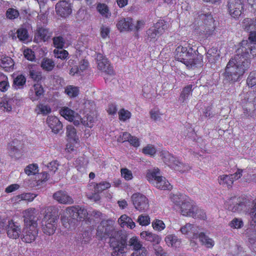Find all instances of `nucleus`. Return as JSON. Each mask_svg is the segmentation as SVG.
Wrapping results in <instances>:
<instances>
[{
	"label": "nucleus",
	"mask_w": 256,
	"mask_h": 256,
	"mask_svg": "<svg viewBox=\"0 0 256 256\" xmlns=\"http://www.w3.org/2000/svg\"><path fill=\"white\" fill-rule=\"evenodd\" d=\"M250 55L256 56V42L242 40L236 54L227 64L223 74L224 80L231 83L240 81L250 66Z\"/></svg>",
	"instance_id": "nucleus-1"
},
{
	"label": "nucleus",
	"mask_w": 256,
	"mask_h": 256,
	"mask_svg": "<svg viewBox=\"0 0 256 256\" xmlns=\"http://www.w3.org/2000/svg\"><path fill=\"white\" fill-rule=\"evenodd\" d=\"M115 222L112 218L102 220L98 224L96 237L98 240L110 238L109 245L113 251L111 256H122L126 246V236L122 230H116Z\"/></svg>",
	"instance_id": "nucleus-2"
},
{
	"label": "nucleus",
	"mask_w": 256,
	"mask_h": 256,
	"mask_svg": "<svg viewBox=\"0 0 256 256\" xmlns=\"http://www.w3.org/2000/svg\"><path fill=\"white\" fill-rule=\"evenodd\" d=\"M230 200H234L236 204H230L228 206V210L238 213L245 212L251 218L254 224H256V198L252 201L250 198L243 194Z\"/></svg>",
	"instance_id": "nucleus-3"
},
{
	"label": "nucleus",
	"mask_w": 256,
	"mask_h": 256,
	"mask_svg": "<svg viewBox=\"0 0 256 256\" xmlns=\"http://www.w3.org/2000/svg\"><path fill=\"white\" fill-rule=\"evenodd\" d=\"M174 58L184 64L188 68H193L202 65V58L196 50L190 46L188 48L178 46L174 52Z\"/></svg>",
	"instance_id": "nucleus-4"
},
{
	"label": "nucleus",
	"mask_w": 256,
	"mask_h": 256,
	"mask_svg": "<svg viewBox=\"0 0 256 256\" xmlns=\"http://www.w3.org/2000/svg\"><path fill=\"white\" fill-rule=\"evenodd\" d=\"M196 19L195 22L198 24V30L200 32L204 34L206 37L213 34L215 26L214 20L210 14L201 12Z\"/></svg>",
	"instance_id": "nucleus-5"
},
{
	"label": "nucleus",
	"mask_w": 256,
	"mask_h": 256,
	"mask_svg": "<svg viewBox=\"0 0 256 256\" xmlns=\"http://www.w3.org/2000/svg\"><path fill=\"white\" fill-rule=\"evenodd\" d=\"M58 218L56 212L50 208H48L42 222V232L48 236L54 234L57 228Z\"/></svg>",
	"instance_id": "nucleus-6"
},
{
	"label": "nucleus",
	"mask_w": 256,
	"mask_h": 256,
	"mask_svg": "<svg viewBox=\"0 0 256 256\" xmlns=\"http://www.w3.org/2000/svg\"><path fill=\"white\" fill-rule=\"evenodd\" d=\"M160 156L162 157L165 164L169 167L176 172H184L190 169L189 166L180 162L166 150H162L160 152Z\"/></svg>",
	"instance_id": "nucleus-7"
},
{
	"label": "nucleus",
	"mask_w": 256,
	"mask_h": 256,
	"mask_svg": "<svg viewBox=\"0 0 256 256\" xmlns=\"http://www.w3.org/2000/svg\"><path fill=\"white\" fill-rule=\"evenodd\" d=\"M166 28L167 26L164 21L156 22L146 32V40L147 42H154Z\"/></svg>",
	"instance_id": "nucleus-8"
},
{
	"label": "nucleus",
	"mask_w": 256,
	"mask_h": 256,
	"mask_svg": "<svg viewBox=\"0 0 256 256\" xmlns=\"http://www.w3.org/2000/svg\"><path fill=\"white\" fill-rule=\"evenodd\" d=\"M66 212L68 216L74 220H83L88 218V214L83 206L76 205L66 208Z\"/></svg>",
	"instance_id": "nucleus-9"
},
{
	"label": "nucleus",
	"mask_w": 256,
	"mask_h": 256,
	"mask_svg": "<svg viewBox=\"0 0 256 256\" xmlns=\"http://www.w3.org/2000/svg\"><path fill=\"white\" fill-rule=\"evenodd\" d=\"M244 0H228L227 8L230 16L238 18L244 10Z\"/></svg>",
	"instance_id": "nucleus-10"
},
{
	"label": "nucleus",
	"mask_w": 256,
	"mask_h": 256,
	"mask_svg": "<svg viewBox=\"0 0 256 256\" xmlns=\"http://www.w3.org/2000/svg\"><path fill=\"white\" fill-rule=\"evenodd\" d=\"M131 198L134 207L136 210L140 211H146L148 209V199L144 194L140 193H134Z\"/></svg>",
	"instance_id": "nucleus-11"
},
{
	"label": "nucleus",
	"mask_w": 256,
	"mask_h": 256,
	"mask_svg": "<svg viewBox=\"0 0 256 256\" xmlns=\"http://www.w3.org/2000/svg\"><path fill=\"white\" fill-rule=\"evenodd\" d=\"M38 234L37 226H24L22 230L21 240L26 243H32L36 240Z\"/></svg>",
	"instance_id": "nucleus-12"
},
{
	"label": "nucleus",
	"mask_w": 256,
	"mask_h": 256,
	"mask_svg": "<svg viewBox=\"0 0 256 256\" xmlns=\"http://www.w3.org/2000/svg\"><path fill=\"white\" fill-rule=\"evenodd\" d=\"M56 11L60 16L66 18L72 12V4L69 0H60L56 5Z\"/></svg>",
	"instance_id": "nucleus-13"
},
{
	"label": "nucleus",
	"mask_w": 256,
	"mask_h": 256,
	"mask_svg": "<svg viewBox=\"0 0 256 256\" xmlns=\"http://www.w3.org/2000/svg\"><path fill=\"white\" fill-rule=\"evenodd\" d=\"M96 60L97 61L98 68L108 74H114L112 66H110L108 60L104 56L98 53L96 54Z\"/></svg>",
	"instance_id": "nucleus-14"
},
{
	"label": "nucleus",
	"mask_w": 256,
	"mask_h": 256,
	"mask_svg": "<svg viewBox=\"0 0 256 256\" xmlns=\"http://www.w3.org/2000/svg\"><path fill=\"white\" fill-rule=\"evenodd\" d=\"M24 226H38L36 210L34 208L26 210L24 212Z\"/></svg>",
	"instance_id": "nucleus-15"
},
{
	"label": "nucleus",
	"mask_w": 256,
	"mask_h": 256,
	"mask_svg": "<svg viewBox=\"0 0 256 256\" xmlns=\"http://www.w3.org/2000/svg\"><path fill=\"white\" fill-rule=\"evenodd\" d=\"M6 230L8 236L12 239L18 238L22 232L20 224L12 220H8Z\"/></svg>",
	"instance_id": "nucleus-16"
},
{
	"label": "nucleus",
	"mask_w": 256,
	"mask_h": 256,
	"mask_svg": "<svg viewBox=\"0 0 256 256\" xmlns=\"http://www.w3.org/2000/svg\"><path fill=\"white\" fill-rule=\"evenodd\" d=\"M160 171L158 168H154L152 170L148 171L146 178L148 182L152 183L156 187L163 188L160 184H159L158 180H160L162 176H160ZM165 188V187H164Z\"/></svg>",
	"instance_id": "nucleus-17"
},
{
	"label": "nucleus",
	"mask_w": 256,
	"mask_h": 256,
	"mask_svg": "<svg viewBox=\"0 0 256 256\" xmlns=\"http://www.w3.org/2000/svg\"><path fill=\"white\" fill-rule=\"evenodd\" d=\"M52 197L54 200L60 204H70L74 202L73 198L68 194V193L66 191L62 190H58L54 193Z\"/></svg>",
	"instance_id": "nucleus-18"
},
{
	"label": "nucleus",
	"mask_w": 256,
	"mask_h": 256,
	"mask_svg": "<svg viewBox=\"0 0 256 256\" xmlns=\"http://www.w3.org/2000/svg\"><path fill=\"white\" fill-rule=\"evenodd\" d=\"M196 206L193 201L184 200L182 202L180 208L181 214L185 216H193L192 212L196 209Z\"/></svg>",
	"instance_id": "nucleus-19"
},
{
	"label": "nucleus",
	"mask_w": 256,
	"mask_h": 256,
	"mask_svg": "<svg viewBox=\"0 0 256 256\" xmlns=\"http://www.w3.org/2000/svg\"><path fill=\"white\" fill-rule=\"evenodd\" d=\"M180 230L182 234L187 235L190 238H198V230L193 224H186L180 228Z\"/></svg>",
	"instance_id": "nucleus-20"
},
{
	"label": "nucleus",
	"mask_w": 256,
	"mask_h": 256,
	"mask_svg": "<svg viewBox=\"0 0 256 256\" xmlns=\"http://www.w3.org/2000/svg\"><path fill=\"white\" fill-rule=\"evenodd\" d=\"M51 36V32L44 28H39L35 33L34 41L39 42L41 41L46 42L48 40Z\"/></svg>",
	"instance_id": "nucleus-21"
},
{
	"label": "nucleus",
	"mask_w": 256,
	"mask_h": 256,
	"mask_svg": "<svg viewBox=\"0 0 256 256\" xmlns=\"http://www.w3.org/2000/svg\"><path fill=\"white\" fill-rule=\"evenodd\" d=\"M116 26L119 30H132L133 20L130 18H123L120 20Z\"/></svg>",
	"instance_id": "nucleus-22"
},
{
	"label": "nucleus",
	"mask_w": 256,
	"mask_h": 256,
	"mask_svg": "<svg viewBox=\"0 0 256 256\" xmlns=\"http://www.w3.org/2000/svg\"><path fill=\"white\" fill-rule=\"evenodd\" d=\"M140 236L142 238L153 243L154 244H158L162 240L160 236L152 232L144 231L140 232Z\"/></svg>",
	"instance_id": "nucleus-23"
},
{
	"label": "nucleus",
	"mask_w": 256,
	"mask_h": 256,
	"mask_svg": "<svg viewBox=\"0 0 256 256\" xmlns=\"http://www.w3.org/2000/svg\"><path fill=\"white\" fill-rule=\"evenodd\" d=\"M166 244L169 247L179 248L181 246L182 240L174 234H168L164 239Z\"/></svg>",
	"instance_id": "nucleus-24"
},
{
	"label": "nucleus",
	"mask_w": 256,
	"mask_h": 256,
	"mask_svg": "<svg viewBox=\"0 0 256 256\" xmlns=\"http://www.w3.org/2000/svg\"><path fill=\"white\" fill-rule=\"evenodd\" d=\"M60 113L64 118L70 122L74 120L78 116L77 113L68 107L62 108Z\"/></svg>",
	"instance_id": "nucleus-25"
},
{
	"label": "nucleus",
	"mask_w": 256,
	"mask_h": 256,
	"mask_svg": "<svg viewBox=\"0 0 256 256\" xmlns=\"http://www.w3.org/2000/svg\"><path fill=\"white\" fill-rule=\"evenodd\" d=\"M242 26L247 32L256 30V18H244L242 22Z\"/></svg>",
	"instance_id": "nucleus-26"
},
{
	"label": "nucleus",
	"mask_w": 256,
	"mask_h": 256,
	"mask_svg": "<svg viewBox=\"0 0 256 256\" xmlns=\"http://www.w3.org/2000/svg\"><path fill=\"white\" fill-rule=\"evenodd\" d=\"M234 180L230 174H223L218 177V182L222 186L228 188H232Z\"/></svg>",
	"instance_id": "nucleus-27"
},
{
	"label": "nucleus",
	"mask_w": 256,
	"mask_h": 256,
	"mask_svg": "<svg viewBox=\"0 0 256 256\" xmlns=\"http://www.w3.org/2000/svg\"><path fill=\"white\" fill-rule=\"evenodd\" d=\"M118 222L122 227L128 226L130 229H132L135 226V224L130 217H128L126 214H123L118 218Z\"/></svg>",
	"instance_id": "nucleus-28"
},
{
	"label": "nucleus",
	"mask_w": 256,
	"mask_h": 256,
	"mask_svg": "<svg viewBox=\"0 0 256 256\" xmlns=\"http://www.w3.org/2000/svg\"><path fill=\"white\" fill-rule=\"evenodd\" d=\"M198 238L201 243L204 245L206 248H211L214 246V240L207 236L204 232H201L198 234Z\"/></svg>",
	"instance_id": "nucleus-29"
},
{
	"label": "nucleus",
	"mask_w": 256,
	"mask_h": 256,
	"mask_svg": "<svg viewBox=\"0 0 256 256\" xmlns=\"http://www.w3.org/2000/svg\"><path fill=\"white\" fill-rule=\"evenodd\" d=\"M8 148L11 154H14L19 151V148H22V143L20 140L14 139L8 144Z\"/></svg>",
	"instance_id": "nucleus-30"
},
{
	"label": "nucleus",
	"mask_w": 256,
	"mask_h": 256,
	"mask_svg": "<svg viewBox=\"0 0 256 256\" xmlns=\"http://www.w3.org/2000/svg\"><path fill=\"white\" fill-rule=\"evenodd\" d=\"M55 66L54 62L52 59L44 58L41 62L40 66L42 68L47 72L52 71Z\"/></svg>",
	"instance_id": "nucleus-31"
},
{
	"label": "nucleus",
	"mask_w": 256,
	"mask_h": 256,
	"mask_svg": "<svg viewBox=\"0 0 256 256\" xmlns=\"http://www.w3.org/2000/svg\"><path fill=\"white\" fill-rule=\"evenodd\" d=\"M46 122L50 128H62V127L61 122L55 116H49Z\"/></svg>",
	"instance_id": "nucleus-32"
},
{
	"label": "nucleus",
	"mask_w": 256,
	"mask_h": 256,
	"mask_svg": "<svg viewBox=\"0 0 256 256\" xmlns=\"http://www.w3.org/2000/svg\"><path fill=\"white\" fill-rule=\"evenodd\" d=\"M26 82V78L22 75L18 76L14 79L12 88L14 89L22 88Z\"/></svg>",
	"instance_id": "nucleus-33"
},
{
	"label": "nucleus",
	"mask_w": 256,
	"mask_h": 256,
	"mask_svg": "<svg viewBox=\"0 0 256 256\" xmlns=\"http://www.w3.org/2000/svg\"><path fill=\"white\" fill-rule=\"evenodd\" d=\"M192 84H189L183 88L179 98V100L180 102H184L186 99L188 98L189 96L192 94Z\"/></svg>",
	"instance_id": "nucleus-34"
},
{
	"label": "nucleus",
	"mask_w": 256,
	"mask_h": 256,
	"mask_svg": "<svg viewBox=\"0 0 256 256\" xmlns=\"http://www.w3.org/2000/svg\"><path fill=\"white\" fill-rule=\"evenodd\" d=\"M110 187V182L106 181H102L100 183H95L94 184V192L101 193L104 190L109 188Z\"/></svg>",
	"instance_id": "nucleus-35"
},
{
	"label": "nucleus",
	"mask_w": 256,
	"mask_h": 256,
	"mask_svg": "<svg viewBox=\"0 0 256 256\" xmlns=\"http://www.w3.org/2000/svg\"><path fill=\"white\" fill-rule=\"evenodd\" d=\"M130 246H132L134 251H142L143 248H146L143 247L142 243L138 240V239L136 237L132 238L129 241Z\"/></svg>",
	"instance_id": "nucleus-36"
},
{
	"label": "nucleus",
	"mask_w": 256,
	"mask_h": 256,
	"mask_svg": "<svg viewBox=\"0 0 256 256\" xmlns=\"http://www.w3.org/2000/svg\"><path fill=\"white\" fill-rule=\"evenodd\" d=\"M52 40L54 45L56 48H61L64 46L66 40L64 36H54Z\"/></svg>",
	"instance_id": "nucleus-37"
},
{
	"label": "nucleus",
	"mask_w": 256,
	"mask_h": 256,
	"mask_svg": "<svg viewBox=\"0 0 256 256\" xmlns=\"http://www.w3.org/2000/svg\"><path fill=\"white\" fill-rule=\"evenodd\" d=\"M193 216H190V218H198L202 220H206V215L203 209L199 208L197 206L194 212H192Z\"/></svg>",
	"instance_id": "nucleus-38"
},
{
	"label": "nucleus",
	"mask_w": 256,
	"mask_h": 256,
	"mask_svg": "<svg viewBox=\"0 0 256 256\" xmlns=\"http://www.w3.org/2000/svg\"><path fill=\"white\" fill-rule=\"evenodd\" d=\"M244 114L246 116H252L255 114V108L254 104L251 102L246 103L244 108Z\"/></svg>",
	"instance_id": "nucleus-39"
},
{
	"label": "nucleus",
	"mask_w": 256,
	"mask_h": 256,
	"mask_svg": "<svg viewBox=\"0 0 256 256\" xmlns=\"http://www.w3.org/2000/svg\"><path fill=\"white\" fill-rule=\"evenodd\" d=\"M142 152L145 155L154 156L156 153V149L154 145L148 144L142 148Z\"/></svg>",
	"instance_id": "nucleus-40"
},
{
	"label": "nucleus",
	"mask_w": 256,
	"mask_h": 256,
	"mask_svg": "<svg viewBox=\"0 0 256 256\" xmlns=\"http://www.w3.org/2000/svg\"><path fill=\"white\" fill-rule=\"evenodd\" d=\"M67 141L80 142L76 132V129H67L66 131Z\"/></svg>",
	"instance_id": "nucleus-41"
},
{
	"label": "nucleus",
	"mask_w": 256,
	"mask_h": 256,
	"mask_svg": "<svg viewBox=\"0 0 256 256\" xmlns=\"http://www.w3.org/2000/svg\"><path fill=\"white\" fill-rule=\"evenodd\" d=\"M54 54L55 58L62 60L66 59L68 56V52L64 50L63 48L54 50Z\"/></svg>",
	"instance_id": "nucleus-42"
},
{
	"label": "nucleus",
	"mask_w": 256,
	"mask_h": 256,
	"mask_svg": "<svg viewBox=\"0 0 256 256\" xmlns=\"http://www.w3.org/2000/svg\"><path fill=\"white\" fill-rule=\"evenodd\" d=\"M16 34L20 40L25 42L28 40V34L26 28H20L18 29Z\"/></svg>",
	"instance_id": "nucleus-43"
},
{
	"label": "nucleus",
	"mask_w": 256,
	"mask_h": 256,
	"mask_svg": "<svg viewBox=\"0 0 256 256\" xmlns=\"http://www.w3.org/2000/svg\"><path fill=\"white\" fill-rule=\"evenodd\" d=\"M229 226L234 229H239L244 226V222L240 218H234L229 223Z\"/></svg>",
	"instance_id": "nucleus-44"
},
{
	"label": "nucleus",
	"mask_w": 256,
	"mask_h": 256,
	"mask_svg": "<svg viewBox=\"0 0 256 256\" xmlns=\"http://www.w3.org/2000/svg\"><path fill=\"white\" fill-rule=\"evenodd\" d=\"M78 88L72 86H67L65 88V92L71 98L76 97L78 95Z\"/></svg>",
	"instance_id": "nucleus-45"
},
{
	"label": "nucleus",
	"mask_w": 256,
	"mask_h": 256,
	"mask_svg": "<svg viewBox=\"0 0 256 256\" xmlns=\"http://www.w3.org/2000/svg\"><path fill=\"white\" fill-rule=\"evenodd\" d=\"M25 173L28 176L34 175L38 172V166L36 164H28L24 169Z\"/></svg>",
	"instance_id": "nucleus-46"
},
{
	"label": "nucleus",
	"mask_w": 256,
	"mask_h": 256,
	"mask_svg": "<svg viewBox=\"0 0 256 256\" xmlns=\"http://www.w3.org/2000/svg\"><path fill=\"white\" fill-rule=\"evenodd\" d=\"M2 80L0 81V90L2 92H5L10 88V84L8 82V79L4 75H2Z\"/></svg>",
	"instance_id": "nucleus-47"
},
{
	"label": "nucleus",
	"mask_w": 256,
	"mask_h": 256,
	"mask_svg": "<svg viewBox=\"0 0 256 256\" xmlns=\"http://www.w3.org/2000/svg\"><path fill=\"white\" fill-rule=\"evenodd\" d=\"M246 83L250 87L256 85V70L250 73L246 80Z\"/></svg>",
	"instance_id": "nucleus-48"
},
{
	"label": "nucleus",
	"mask_w": 256,
	"mask_h": 256,
	"mask_svg": "<svg viewBox=\"0 0 256 256\" xmlns=\"http://www.w3.org/2000/svg\"><path fill=\"white\" fill-rule=\"evenodd\" d=\"M14 65V62L11 58L4 56L0 59V66L3 68H10Z\"/></svg>",
	"instance_id": "nucleus-49"
},
{
	"label": "nucleus",
	"mask_w": 256,
	"mask_h": 256,
	"mask_svg": "<svg viewBox=\"0 0 256 256\" xmlns=\"http://www.w3.org/2000/svg\"><path fill=\"white\" fill-rule=\"evenodd\" d=\"M30 78L34 81L38 82L42 79L41 72L33 70L32 68L29 70Z\"/></svg>",
	"instance_id": "nucleus-50"
},
{
	"label": "nucleus",
	"mask_w": 256,
	"mask_h": 256,
	"mask_svg": "<svg viewBox=\"0 0 256 256\" xmlns=\"http://www.w3.org/2000/svg\"><path fill=\"white\" fill-rule=\"evenodd\" d=\"M152 226L154 230L158 231H162L165 228V224L164 222L160 220H156L152 222Z\"/></svg>",
	"instance_id": "nucleus-51"
},
{
	"label": "nucleus",
	"mask_w": 256,
	"mask_h": 256,
	"mask_svg": "<svg viewBox=\"0 0 256 256\" xmlns=\"http://www.w3.org/2000/svg\"><path fill=\"white\" fill-rule=\"evenodd\" d=\"M119 118L120 120L126 121L131 116V113L124 108L121 109L118 112Z\"/></svg>",
	"instance_id": "nucleus-52"
},
{
	"label": "nucleus",
	"mask_w": 256,
	"mask_h": 256,
	"mask_svg": "<svg viewBox=\"0 0 256 256\" xmlns=\"http://www.w3.org/2000/svg\"><path fill=\"white\" fill-rule=\"evenodd\" d=\"M66 150L68 152L71 153L76 150V148L80 146V142L67 141Z\"/></svg>",
	"instance_id": "nucleus-53"
},
{
	"label": "nucleus",
	"mask_w": 256,
	"mask_h": 256,
	"mask_svg": "<svg viewBox=\"0 0 256 256\" xmlns=\"http://www.w3.org/2000/svg\"><path fill=\"white\" fill-rule=\"evenodd\" d=\"M158 182H160L158 183L160 185L162 186L165 187V188L156 187L158 189L162 190H170L172 188V186L170 184V182L166 180L165 178H162L161 180H158Z\"/></svg>",
	"instance_id": "nucleus-54"
},
{
	"label": "nucleus",
	"mask_w": 256,
	"mask_h": 256,
	"mask_svg": "<svg viewBox=\"0 0 256 256\" xmlns=\"http://www.w3.org/2000/svg\"><path fill=\"white\" fill-rule=\"evenodd\" d=\"M138 222L141 226H148L150 224V218L148 215L141 214L138 216Z\"/></svg>",
	"instance_id": "nucleus-55"
},
{
	"label": "nucleus",
	"mask_w": 256,
	"mask_h": 256,
	"mask_svg": "<svg viewBox=\"0 0 256 256\" xmlns=\"http://www.w3.org/2000/svg\"><path fill=\"white\" fill-rule=\"evenodd\" d=\"M36 195L32 193H24L18 196V198L21 200H26L28 202H32L36 198Z\"/></svg>",
	"instance_id": "nucleus-56"
},
{
	"label": "nucleus",
	"mask_w": 256,
	"mask_h": 256,
	"mask_svg": "<svg viewBox=\"0 0 256 256\" xmlns=\"http://www.w3.org/2000/svg\"><path fill=\"white\" fill-rule=\"evenodd\" d=\"M82 159H84L82 158H78L75 161V166L78 172H84L86 170V166L82 162Z\"/></svg>",
	"instance_id": "nucleus-57"
},
{
	"label": "nucleus",
	"mask_w": 256,
	"mask_h": 256,
	"mask_svg": "<svg viewBox=\"0 0 256 256\" xmlns=\"http://www.w3.org/2000/svg\"><path fill=\"white\" fill-rule=\"evenodd\" d=\"M122 176L126 180H130L133 178L132 174L130 170L126 168L121 170Z\"/></svg>",
	"instance_id": "nucleus-58"
},
{
	"label": "nucleus",
	"mask_w": 256,
	"mask_h": 256,
	"mask_svg": "<svg viewBox=\"0 0 256 256\" xmlns=\"http://www.w3.org/2000/svg\"><path fill=\"white\" fill-rule=\"evenodd\" d=\"M132 135L128 132H122L117 138V141L119 142H128L131 138Z\"/></svg>",
	"instance_id": "nucleus-59"
},
{
	"label": "nucleus",
	"mask_w": 256,
	"mask_h": 256,
	"mask_svg": "<svg viewBox=\"0 0 256 256\" xmlns=\"http://www.w3.org/2000/svg\"><path fill=\"white\" fill-rule=\"evenodd\" d=\"M6 16L9 19H14L18 17L19 16L18 12L14 8H9L6 12Z\"/></svg>",
	"instance_id": "nucleus-60"
},
{
	"label": "nucleus",
	"mask_w": 256,
	"mask_h": 256,
	"mask_svg": "<svg viewBox=\"0 0 256 256\" xmlns=\"http://www.w3.org/2000/svg\"><path fill=\"white\" fill-rule=\"evenodd\" d=\"M62 224L68 230L70 228V226L72 224V220L68 218L66 216H62L60 218Z\"/></svg>",
	"instance_id": "nucleus-61"
},
{
	"label": "nucleus",
	"mask_w": 256,
	"mask_h": 256,
	"mask_svg": "<svg viewBox=\"0 0 256 256\" xmlns=\"http://www.w3.org/2000/svg\"><path fill=\"white\" fill-rule=\"evenodd\" d=\"M97 8L102 14L104 15L106 17L108 16V9L106 5L100 4L98 5Z\"/></svg>",
	"instance_id": "nucleus-62"
},
{
	"label": "nucleus",
	"mask_w": 256,
	"mask_h": 256,
	"mask_svg": "<svg viewBox=\"0 0 256 256\" xmlns=\"http://www.w3.org/2000/svg\"><path fill=\"white\" fill-rule=\"evenodd\" d=\"M32 90L34 92L36 96L40 97L44 93V90L41 85L38 84H34L33 86Z\"/></svg>",
	"instance_id": "nucleus-63"
},
{
	"label": "nucleus",
	"mask_w": 256,
	"mask_h": 256,
	"mask_svg": "<svg viewBox=\"0 0 256 256\" xmlns=\"http://www.w3.org/2000/svg\"><path fill=\"white\" fill-rule=\"evenodd\" d=\"M128 142L134 148H138L140 146V140L136 136H132Z\"/></svg>",
	"instance_id": "nucleus-64"
}]
</instances>
